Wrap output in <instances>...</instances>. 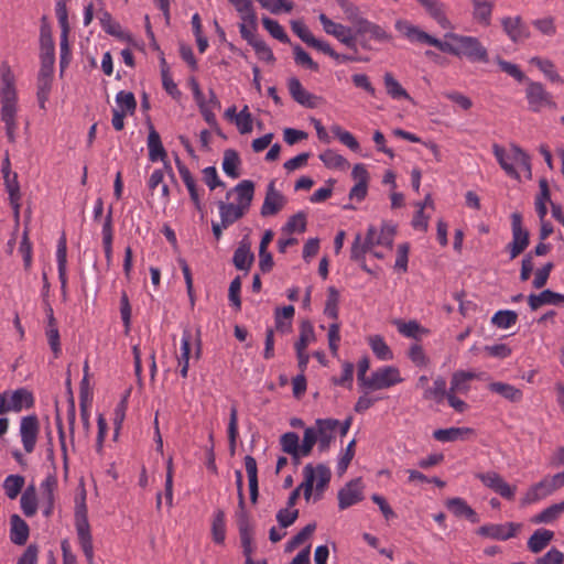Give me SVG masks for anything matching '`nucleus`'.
Returning a JSON list of instances; mask_svg holds the SVG:
<instances>
[{
	"label": "nucleus",
	"mask_w": 564,
	"mask_h": 564,
	"mask_svg": "<svg viewBox=\"0 0 564 564\" xmlns=\"http://www.w3.org/2000/svg\"><path fill=\"white\" fill-rule=\"evenodd\" d=\"M395 28L409 40L432 45L443 53L459 58L466 57L473 63L489 62L488 51L478 37L448 32L444 35L445 41H442L420 30L417 26L401 20L397 21Z\"/></svg>",
	"instance_id": "nucleus-1"
},
{
	"label": "nucleus",
	"mask_w": 564,
	"mask_h": 564,
	"mask_svg": "<svg viewBox=\"0 0 564 564\" xmlns=\"http://www.w3.org/2000/svg\"><path fill=\"white\" fill-rule=\"evenodd\" d=\"M85 492L82 495L80 501L76 502L75 508V527L78 538V543L86 557L87 564H95L94 561V544L93 535L90 532V524L88 521V511L86 506Z\"/></svg>",
	"instance_id": "nucleus-2"
},
{
	"label": "nucleus",
	"mask_w": 564,
	"mask_h": 564,
	"mask_svg": "<svg viewBox=\"0 0 564 564\" xmlns=\"http://www.w3.org/2000/svg\"><path fill=\"white\" fill-rule=\"evenodd\" d=\"M2 88L0 93L1 120L3 122L15 121L17 115V90L14 75L7 63L1 65Z\"/></svg>",
	"instance_id": "nucleus-3"
},
{
	"label": "nucleus",
	"mask_w": 564,
	"mask_h": 564,
	"mask_svg": "<svg viewBox=\"0 0 564 564\" xmlns=\"http://www.w3.org/2000/svg\"><path fill=\"white\" fill-rule=\"evenodd\" d=\"M525 99L529 110L535 113L546 107L556 108V102L553 100L552 95L540 82L527 80Z\"/></svg>",
	"instance_id": "nucleus-4"
},
{
	"label": "nucleus",
	"mask_w": 564,
	"mask_h": 564,
	"mask_svg": "<svg viewBox=\"0 0 564 564\" xmlns=\"http://www.w3.org/2000/svg\"><path fill=\"white\" fill-rule=\"evenodd\" d=\"M402 381L403 379L401 378L398 368L393 366H384L371 373L362 389L371 391L388 389Z\"/></svg>",
	"instance_id": "nucleus-5"
},
{
	"label": "nucleus",
	"mask_w": 564,
	"mask_h": 564,
	"mask_svg": "<svg viewBox=\"0 0 564 564\" xmlns=\"http://www.w3.org/2000/svg\"><path fill=\"white\" fill-rule=\"evenodd\" d=\"M512 241L507 246L510 259L520 256L530 243V234L522 227V216L519 213L511 215Z\"/></svg>",
	"instance_id": "nucleus-6"
},
{
	"label": "nucleus",
	"mask_w": 564,
	"mask_h": 564,
	"mask_svg": "<svg viewBox=\"0 0 564 564\" xmlns=\"http://www.w3.org/2000/svg\"><path fill=\"white\" fill-rule=\"evenodd\" d=\"M482 485L508 501H512L516 497L517 486L508 484L503 477L496 471L476 474Z\"/></svg>",
	"instance_id": "nucleus-7"
},
{
	"label": "nucleus",
	"mask_w": 564,
	"mask_h": 564,
	"mask_svg": "<svg viewBox=\"0 0 564 564\" xmlns=\"http://www.w3.org/2000/svg\"><path fill=\"white\" fill-rule=\"evenodd\" d=\"M319 21L326 33L334 35L338 41L345 44L349 50L355 53L358 52L357 39L358 35L351 33V29L343 24L335 23L328 19L324 13L319 15Z\"/></svg>",
	"instance_id": "nucleus-8"
},
{
	"label": "nucleus",
	"mask_w": 564,
	"mask_h": 564,
	"mask_svg": "<svg viewBox=\"0 0 564 564\" xmlns=\"http://www.w3.org/2000/svg\"><path fill=\"white\" fill-rule=\"evenodd\" d=\"M40 45H41V68H54L55 54L54 41L50 24L46 17L41 19L40 30Z\"/></svg>",
	"instance_id": "nucleus-9"
},
{
	"label": "nucleus",
	"mask_w": 564,
	"mask_h": 564,
	"mask_svg": "<svg viewBox=\"0 0 564 564\" xmlns=\"http://www.w3.org/2000/svg\"><path fill=\"white\" fill-rule=\"evenodd\" d=\"M40 433V422L35 414L21 419L20 435L24 451L30 454L34 451L37 435Z\"/></svg>",
	"instance_id": "nucleus-10"
},
{
	"label": "nucleus",
	"mask_w": 564,
	"mask_h": 564,
	"mask_svg": "<svg viewBox=\"0 0 564 564\" xmlns=\"http://www.w3.org/2000/svg\"><path fill=\"white\" fill-rule=\"evenodd\" d=\"M338 508L345 510L364 499L361 478H356L347 482L338 491Z\"/></svg>",
	"instance_id": "nucleus-11"
},
{
	"label": "nucleus",
	"mask_w": 564,
	"mask_h": 564,
	"mask_svg": "<svg viewBox=\"0 0 564 564\" xmlns=\"http://www.w3.org/2000/svg\"><path fill=\"white\" fill-rule=\"evenodd\" d=\"M520 528L521 524L514 522H508L505 524H485L478 528L477 533L481 536L494 540L506 541L516 536Z\"/></svg>",
	"instance_id": "nucleus-12"
},
{
	"label": "nucleus",
	"mask_w": 564,
	"mask_h": 564,
	"mask_svg": "<svg viewBox=\"0 0 564 564\" xmlns=\"http://www.w3.org/2000/svg\"><path fill=\"white\" fill-rule=\"evenodd\" d=\"M286 199L284 195L275 189V182L272 180L268 184L260 214L262 217L276 215L284 207Z\"/></svg>",
	"instance_id": "nucleus-13"
},
{
	"label": "nucleus",
	"mask_w": 564,
	"mask_h": 564,
	"mask_svg": "<svg viewBox=\"0 0 564 564\" xmlns=\"http://www.w3.org/2000/svg\"><path fill=\"white\" fill-rule=\"evenodd\" d=\"M501 26L513 43L524 42L531 35L529 28L519 15L502 18Z\"/></svg>",
	"instance_id": "nucleus-14"
},
{
	"label": "nucleus",
	"mask_w": 564,
	"mask_h": 564,
	"mask_svg": "<svg viewBox=\"0 0 564 564\" xmlns=\"http://www.w3.org/2000/svg\"><path fill=\"white\" fill-rule=\"evenodd\" d=\"M288 88L291 97L303 107L316 108L319 105L321 97L307 91L296 77H291L288 80Z\"/></svg>",
	"instance_id": "nucleus-15"
},
{
	"label": "nucleus",
	"mask_w": 564,
	"mask_h": 564,
	"mask_svg": "<svg viewBox=\"0 0 564 564\" xmlns=\"http://www.w3.org/2000/svg\"><path fill=\"white\" fill-rule=\"evenodd\" d=\"M339 421L336 419L316 420L317 443L319 452H326L334 440V431L338 427Z\"/></svg>",
	"instance_id": "nucleus-16"
},
{
	"label": "nucleus",
	"mask_w": 564,
	"mask_h": 564,
	"mask_svg": "<svg viewBox=\"0 0 564 564\" xmlns=\"http://www.w3.org/2000/svg\"><path fill=\"white\" fill-rule=\"evenodd\" d=\"M175 162H176V166H177L180 176L189 193V197H191L192 202L194 203V205L198 212H203V205L200 203V198H199V194H198V189H197V185H196V181H195L194 176L192 175L188 167L178 159V156H176Z\"/></svg>",
	"instance_id": "nucleus-17"
},
{
	"label": "nucleus",
	"mask_w": 564,
	"mask_h": 564,
	"mask_svg": "<svg viewBox=\"0 0 564 564\" xmlns=\"http://www.w3.org/2000/svg\"><path fill=\"white\" fill-rule=\"evenodd\" d=\"M554 491H556V490H555V488H553L552 482L550 481V479L547 477H545L542 480H540L539 482L532 485L527 490L525 495L521 499V505L522 506L531 505L540 499H543V498L550 496Z\"/></svg>",
	"instance_id": "nucleus-18"
},
{
	"label": "nucleus",
	"mask_w": 564,
	"mask_h": 564,
	"mask_svg": "<svg viewBox=\"0 0 564 564\" xmlns=\"http://www.w3.org/2000/svg\"><path fill=\"white\" fill-rule=\"evenodd\" d=\"M426 11V13L434 19L441 28L453 29L451 21L445 14V4L440 0H416Z\"/></svg>",
	"instance_id": "nucleus-19"
},
{
	"label": "nucleus",
	"mask_w": 564,
	"mask_h": 564,
	"mask_svg": "<svg viewBox=\"0 0 564 564\" xmlns=\"http://www.w3.org/2000/svg\"><path fill=\"white\" fill-rule=\"evenodd\" d=\"M471 15L475 22L482 26L491 24V17L495 3L491 0H470Z\"/></svg>",
	"instance_id": "nucleus-20"
},
{
	"label": "nucleus",
	"mask_w": 564,
	"mask_h": 564,
	"mask_svg": "<svg viewBox=\"0 0 564 564\" xmlns=\"http://www.w3.org/2000/svg\"><path fill=\"white\" fill-rule=\"evenodd\" d=\"M475 435L471 427H448L438 429L433 432V437L438 442L465 441Z\"/></svg>",
	"instance_id": "nucleus-21"
},
{
	"label": "nucleus",
	"mask_w": 564,
	"mask_h": 564,
	"mask_svg": "<svg viewBox=\"0 0 564 564\" xmlns=\"http://www.w3.org/2000/svg\"><path fill=\"white\" fill-rule=\"evenodd\" d=\"M54 68H41L37 76V101L41 109H45V104L52 89Z\"/></svg>",
	"instance_id": "nucleus-22"
},
{
	"label": "nucleus",
	"mask_w": 564,
	"mask_h": 564,
	"mask_svg": "<svg viewBox=\"0 0 564 564\" xmlns=\"http://www.w3.org/2000/svg\"><path fill=\"white\" fill-rule=\"evenodd\" d=\"M30 529L28 523L19 516L10 517V540L17 545H24L29 539Z\"/></svg>",
	"instance_id": "nucleus-23"
},
{
	"label": "nucleus",
	"mask_w": 564,
	"mask_h": 564,
	"mask_svg": "<svg viewBox=\"0 0 564 564\" xmlns=\"http://www.w3.org/2000/svg\"><path fill=\"white\" fill-rule=\"evenodd\" d=\"M99 21L104 31L121 41L132 42L131 34L124 32L121 25L116 22L108 11H99Z\"/></svg>",
	"instance_id": "nucleus-24"
},
{
	"label": "nucleus",
	"mask_w": 564,
	"mask_h": 564,
	"mask_svg": "<svg viewBox=\"0 0 564 564\" xmlns=\"http://www.w3.org/2000/svg\"><path fill=\"white\" fill-rule=\"evenodd\" d=\"M254 261V254L250 250V243L243 239L234 252L232 262L236 269L249 271Z\"/></svg>",
	"instance_id": "nucleus-25"
},
{
	"label": "nucleus",
	"mask_w": 564,
	"mask_h": 564,
	"mask_svg": "<svg viewBox=\"0 0 564 564\" xmlns=\"http://www.w3.org/2000/svg\"><path fill=\"white\" fill-rule=\"evenodd\" d=\"M446 507L455 517L466 518L473 523H477L479 518L475 510L462 498H451L446 501Z\"/></svg>",
	"instance_id": "nucleus-26"
},
{
	"label": "nucleus",
	"mask_w": 564,
	"mask_h": 564,
	"mask_svg": "<svg viewBox=\"0 0 564 564\" xmlns=\"http://www.w3.org/2000/svg\"><path fill=\"white\" fill-rule=\"evenodd\" d=\"M148 149L149 160L152 162H155L158 160L163 161L167 155L162 144L159 132L154 129V127L151 123L149 124Z\"/></svg>",
	"instance_id": "nucleus-27"
},
{
	"label": "nucleus",
	"mask_w": 564,
	"mask_h": 564,
	"mask_svg": "<svg viewBox=\"0 0 564 564\" xmlns=\"http://www.w3.org/2000/svg\"><path fill=\"white\" fill-rule=\"evenodd\" d=\"M366 33H369L373 40L379 42H388L391 40V35L388 34L386 30L380 25L372 23L367 19L359 20L358 28L356 30V35L362 36Z\"/></svg>",
	"instance_id": "nucleus-28"
},
{
	"label": "nucleus",
	"mask_w": 564,
	"mask_h": 564,
	"mask_svg": "<svg viewBox=\"0 0 564 564\" xmlns=\"http://www.w3.org/2000/svg\"><path fill=\"white\" fill-rule=\"evenodd\" d=\"M554 539V532L547 529H538L528 540V549L538 554L542 552Z\"/></svg>",
	"instance_id": "nucleus-29"
},
{
	"label": "nucleus",
	"mask_w": 564,
	"mask_h": 564,
	"mask_svg": "<svg viewBox=\"0 0 564 564\" xmlns=\"http://www.w3.org/2000/svg\"><path fill=\"white\" fill-rule=\"evenodd\" d=\"M66 254H67L66 237H65V234H63L57 243L56 257H57V265H58V278L61 281V288H62V292H63L64 296L66 295V283H67Z\"/></svg>",
	"instance_id": "nucleus-30"
},
{
	"label": "nucleus",
	"mask_w": 564,
	"mask_h": 564,
	"mask_svg": "<svg viewBox=\"0 0 564 564\" xmlns=\"http://www.w3.org/2000/svg\"><path fill=\"white\" fill-rule=\"evenodd\" d=\"M34 405V398L31 391L25 388L17 389L10 397V408L14 412L22 409H30Z\"/></svg>",
	"instance_id": "nucleus-31"
},
{
	"label": "nucleus",
	"mask_w": 564,
	"mask_h": 564,
	"mask_svg": "<svg viewBox=\"0 0 564 564\" xmlns=\"http://www.w3.org/2000/svg\"><path fill=\"white\" fill-rule=\"evenodd\" d=\"M558 299V293L546 289L539 294H530L528 296V304L532 311H536L543 305H557Z\"/></svg>",
	"instance_id": "nucleus-32"
},
{
	"label": "nucleus",
	"mask_w": 564,
	"mask_h": 564,
	"mask_svg": "<svg viewBox=\"0 0 564 564\" xmlns=\"http://www.w3.org/2000/svg\"><path fill=\"white\" fill-rule=\"evenodd\" d=\"M235 192L237 194L238 203L250 205L254 195V183L250 180H243L239 184H237L232 189L227 192L226 198L229 199L231 193Z\"/></svg>",
	"instance_id": "nucleus-33"
},
{
	"label": "nucleus",
	"mask_w": 564,
	"mask_h": 564,
	"mask_svg": "<svg viewBox=\"0 0 564 564\" xmlns=\"http://www.w3.org/2000/svg\"><path fill=\"white\" fill-rule=\"evenodd\" d=\"M489 390L498 393L510 402H520L523 393L520 389L505 382H492L489 384Z\"/></svg>",
	"instance_id": "nucleus-34"
},
{
	"label": "nucleus",
	"mask_w": 564,
	"mask_h": 564,
	"mask_svg": "<svg viewBox=\"0 0 564 564\" xmlns=\"http://www.w3.org/2000/svg\"><path fill=\"white\" fill-rule=\"evenodd\" d=\"M530 63L535 65L551 83L564 84L563 77L556 72L552 61L534 56Z\"/></svg>",
	"instance_id": "nucleus-35"
},
{
	"label": "nucleus",
	"mask_w": 564,
	"mask_h": 564,
	"mask_svg": "<svg viewBox=\"0 0 564 564\" xmlns=\"http://www.w3.org/2000/svg\"><path fill=\"white\" fill-rule=\"evenodd\" d=\"M3 180H4L6 188L9 193L10 204H11L12 208L14 209L15 216L18 217L19 209H20L19 199L21 197L20 185L18 182V174L12 173L10 175H4Z\"/></svg>",
	"instance_id": "nucleus-36"
},
{
	"label": "nucleus",
	"mask_w": 564,
	"mask_h": 564,
	"mask_svg": "<svg viewBox=\"0 0 564 564\" xmlns=\"http://www.w3.org/2000/svg\"><path fill=\"white\" fill-rule=\"evenodd\" d=\"M564 513V501L551 505L550 507L535 514L531 521L533 523H552L556 521Z\"/></svg>",
	"instance_id": "nucleus-37"
},
{
	"label": "nucleus",
	"mask_w": 564,
	"mask_h": 564,
	"mask_svg": "<svg viewBox=\"0 0 564 564\" xmlns=\"http://www.w3.org/2000/svg\"><path fill=\"white\" fill-rule=\"evenodd\" d=\"M21 508L26 517H33L37 510V496L34 485H30L20 499Z\"/></svg>",
	"instance_id": "nucleus-38"
},
{
	"label": "nucleus",
	"mask_w": 564,
	"mask_h": 564,
	"mask_svg": "<svg viewBox=\"0 0 564 564\" xmlns=\"http://www.w3.org/2000/svg\"><path fill=\"white\" fill-rule=\"evenodd\" d=\"M475 377L476 375L470 371H456L452 377L448 392L466 393L469 390L468 382Z\"/></svg>",
	"instance_id": "nucleus-39"
},
{
	"label": "nucleus",
	"mask_w": 564,
	"mask_h": 564,
	"mask_svg": "<svg viewBox=\"0 0 564 564\" xmlns=\"http://www.w3.org/2000/svg\"><path fill=\"white\" fill-rule=\"evenodd\" d=\"M212 538L216 544H224L226 539L225 512L218 509L212 521Z\"/></svg>",
	"instance_id": "nucleus-40"
},
{
	"label": "nucleus",
	"mask_w": 564,
	"mask_h": 564,
	"mask_svg": "<svg viewBox=\"0 0 564 564\" xmlns=\"http://www.w3.org/2000/svg\"><path fill=\"white\" fill-rule=\"evenodd\" d=\"M240 165V158L236 150L234 149H227L224 152V160H223V170L224 172L232 177L237 178L239 177L240 173L238 171V166Z\"/></svg>",
	"instance_id": "nucleus-41"
},
{
	"label": "nucleus",
	"mask_w": 564,
	"mask_h": 564,
	"mask_svg": "<svg viewBox=\"0 0 564 564\" xmlns=\"http://www.w3.org/2000/svg\"><path fill=\"white\" fill-rule=\"evenodd\" d=\"M239 12L242 21L248 22L253 29L257 28V15L250 0H229Z\"/></svg>",
	"instance_id": "nucleus-42"
},
{
	"label": "nucleus",
	"mask_w": 564,
	"mask_h": 564,
	"mask_svg": "<svg viewBox=\"0 0 564 564\" xmlns=\"http://www.w3.org/2000/svg\"><path fill=\"white\" fill-rule=\"evenodd\" d=\"M191 340H192V334L188 329H185L183 333V337H182L181 356L178 357V365L181 366L180 372L183 378H186L187 372H188Z\"/></svg>",
	"instance_id": "nucleus-43"
},
{
	"label": "nucleus",
	"mask_w": 564,
	"mask_h": 564,
	"mask_svg": "<svg viewBox=\"0 0 564 564\" xmlns=\"http://www.w3.org/2000/svg\"><path fill=\"white\" fill-rule=\"evenodd\" d=\"M315 332L313 324L308 319H304L300 326V337L295 343V350H306L310 343L315 340Z\"/></svg>",
	"instance_id": "nucleus-44"
},
{
	"label": "nucleus",
	"mask_w": 564,
	"mask_h": 564,
	"mask_svg": "<svg viewBox=\"0 0 564 564\" xmlns=\"http://www.w3.org/2000/svg\"><path fill=\"white\" fill-rule=\"evenodd\" d=\"M383 82L388 95H390L393 99L404 98L412 100L408 91L399 84V82L393 77L391 73L384 74Z\"/></svg>",
	"instance_id": "nucleus-45"
},
{
	"label": "nucleus",
	"mask_w": 564,
	"mask_h": 564,
	"mask_svg": "<svg viewBox=\"0 0 564 564\" xmlns=\"http://www.w3.org/2000/svg\"><path fill=\"white\" fill-rule=\"evenodd\" d=\"M446 381L444 378L438 377L434 380L432 388H425L423 398L425 400H435L437 403L442 402L447 397Z\"/></svg>",
	"instance_id": "nucleus-46"
},
{
	"label": "nucleus",
	"mask_w": 564,
	"mask_h": 564,
	"mask_svg": "<svg viewBox=\"0 0 564 564\" xmlns=\"http://www.w3.org/2000/svg\"><path fill=\"white\" fill-rule=\"evenodd\" d=\"M25 479L20 475H9L3 481V489L9 499H15L21 492Z\"/></svg>",
	"instance_id": "nucleus-47"
},
{
	"label": "nucleus",
	"mask_w": 564,
	"mask_h": 564,
	"mask_svg": "<svg viewBox=\"0 0 564 564\" xmlns=\"http://www.w3.org/2000/svg\"><path fill=\"white\" fill-rule=\"evenodd\" d=\"M338 302L339 292L334 286H329L327 290V300L324 308V314L332 319H338Z\"/></svg>",
	"instance_id": "nucleus-48"
},
{
	"label": "nucleus",
	"mask_w": 564,
	"mask_h": 564,
	"mask_svg": "<svg viewBox=\"0 0 564 564\" xmlns=\"http://www.w3.org/2000/svg\"><path fill=\"white\" fill-rule=\"evenodd\" d=\"M262 24H263L264 29L274 39L279 40L282 43H288V44L291 43L290 37L284 32L283 28L279 24L278 21H275V20H273L271 18H268V17H264V18H262Z\"/></svg>",
	"instance_id": "nucleus-49"
},
{
	"label": "nucleus",
	"mask_w": 564,
	"mask_h": 564,
	"mask_svg": "<svg viewBox=\"0 0 564 564\" xmlns=\"http://www.w3.org/2000/svg\"><path fill=\"white\" fill-rule=\"evenodd\" d=\"M369 344L371 346L375 355L381 360H390L392 359V351L389 346L384 343L383 338L379 335L371 336L369 338Z\"/></svg>",
	"instance_id": "nucleus-50"
},
{
	"label": "nucleus",
	"mask_w": 564,
	"mask_h": 564,
	"mask_svg": "<svg viewBox=\"0 0 564 564\" xmlns=\"http://www.w3.org/2000/svg\"><path fill=\"white\" fill-rule=\"evenodd\" d=\"M315 469V477L317 476L318 480L316 484V498L319 499L321 495L325 490V488L328 486L332 473L330 469L325 464H318Z\"/></svg>",
	"instance_id": "nucleus-51"
},
{
	"label": "nucleus",
	"mask_w": 564,
	"mask_h": 564,
	"mask_svg": "<svg viewBox=\"0 0 564 564\" xmlns=\"http://www.w3.org/2000/svg\"><path fill=\"white\" fill-rule=\"evenodd\" d=\"M238 436V411L237 406L232 405L230 409L229 424H228V440L229 451L231 455L236 452V440Z\"/></svg>",
	"instance_id": "nucleus-52"
},
{
	"label": "nucleus",
	"mask_w": 564,
	"mask_h": 564,
	"mask_svg": "<svg viewBox=\"0 0 564 564\" xmlns=\"http://www.w3.org/2000/svg\"><path fill=\"white\" fill-rule=\"evenodd\" d=\"M494 154L498 160L501 169L511 177L519 178V174L514 169L513 164L509 162V158L506 155V151L502 147L494 144Z\"/></svg>",
	"instance_id": "nucleus-53"
},
{
	"label": "nucleus",
	"mask_w": 564,
	"mask_h": 564,
	"mask_svg": "<svg viewBox=\"0 0 564 564\" xmlns=\"http://www.w3.org/2000/svg\"><path fill=\"white\" fill-rule=\"evenodd\" d=\"M319 159L327 167L332 169H344L348 165L347 160L333 150L324 151L319 154Z\"/></svg>",
	"instance_id": "nucleus-54"
},
{
	"label": "nucleus",
	"mask_w": 564,
	"mask_h": 564,
	"mask_svg": "<svg viewBox=\"0 0 564 564\" xmlns=\"http://www.w3.org/2000/svg\"><path fill=\"white\" fill-rule=\"evenodd\" d=\"M518 314L514 311H498L491 318L494 325L499 328H509L516 324Z\"/></svg>",
	"instance_id": "nucleus-55"
},
{
	"label": "nucleus",
	"mask_w": 564,
	"mask_h": 564,
	"mask_svg": "<svg viewBox=\"0 0 564 564\" xmlns=\"http://www.w3.org/2000/svg\"><path fill=\"white\" fill-rule=\"evenodd\" d=\"M236 517L239 538L253 536V525L249 513L246 510H238Z\"/></svg>",
	"instance_id": "nucleus-56"
},
{
	"label": "nucleus",
	"mask_w": 564,
	"mask_h": 564,
	"mask_svg": "<svg viewBox=\"0 0 564 564\" xmlns=\"http://www.w3.org/2000/svg\"><path fill=\"white\" fill-rule=\"evenodd\" d=\"M304 481L299 486L300 490L303 489L305 500H310L313 492L315 481V469L312 464H307L303 469Z\"/></svg>",
	"instance_id": "nucleus-57"
},
{
	"label": "nucleus",
	"mask_w": 564,
	"mask_h": 564,
	"mask_svg": "<svg viewBox=\"0 0 564 564\" xmlns=\"http://www.w3.org/2000/svg\"><path fill=\"white\" fill-rule=\"evenodd\" d=\"M282 230L286 234H293L295 231L304 232L306 230V215L303 212L293 215Z\"/></svg>",
	"instance_id": "nucleus-58"
},
{
	"label": "nucleus",
	"mask_w": 564,
	"mask_h": 564,
	"mask_svg": "<svg viewBox=\"0 0 564 564\" xmlns=\"http://www.w3.org/2000/svg\"><path fill=\"white\" fill-rule=\"evenodd\" d=\"M294 61L296 64L302 65L311 70L317 72L319 66L314 62L307 52L299 44L293 45Z\"/></svg>",
	"instance_id": "nucleus-59"
},
{
	"label": "nucleus",
	"mask_w": 564,
	"mask_h": 564,
	"mask_svg": "<svg viewBox=\"0 0 564 564\" xmlns=\"http://www.w3.org/2000/svg\"><path fill=\"white\" fill-rule=\"evenodd\" d=\"M262 8L269 10L273 14L280 13L282 10L285 12H291L294 8V4L290 0H257Z\"/></svg>",
	"instance_id": "nucleus-60"
},
{
	"label": "nucleus",
	"mask_w": 564,
	"mask_h": 564,
	"mask_svg": "<svg viewBox=\"0 0 564 564\" xmlns=\"http://www.w3.org/2000/svg\"><path fill=\"white\" fill-rule=\"evenodd\" d=\"M299 435L294 432L284 433L280 438L282 451L291 456H295L299 451Z\"/></svg>",
	"instance_id": "nucleus-61"
},
{
	"label": "nucleus",
	"mask_w": 564,
	"mask_h": 564,
	"mask_svg": "<svg viewBox=\"0 0 564 564\" xmlns=\"http://www.w3.org/2000/svg\"><path fill=\"white\" fill-rule=\"evenodd\" d=\"M217 205H218V209H219L221 226L224 228H228L234 223H236V217L234 216L235 215L234 203H227L224 200H219L217 203Z\"/></svg>",
	"instance_id": "nucleus-62"
},
{
	"label": "nucleus",
	"mask_w": 564,
	"mask_h": 564,
	"mask_svg": "<svg viewBox=\"0 0 564 564\" xmlns=\"http://www.w3.org/2000/svg\"><path fill=\"white\" fill-rule=\"evenodd\" d=\"M395 325L398 327V330L406 336V337H411V338H417L419 337V333H424L426 334L427 330L422 328L417 322L415 321H410V322H402V321H397L395 322Z\"/></svg>",
	"instance_id": "nucleus-63"
},
{
	"label": "nucleus",
	"mask_w": 564,
	"mask_h": 564,
	"mask_svg": "<svg viewBox=\"0 0 564 564\" xmlns=\"http://www.w3.org/2000/svg\"><path fill=\"white\" fill-rule=\"evenodd\" d=\"M533 564H564V553L551 547L544 555L535 558Z\"/></svg>",
	"instance_id": "nucleus-64"
}]
</instances>
